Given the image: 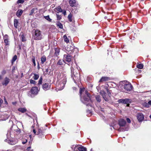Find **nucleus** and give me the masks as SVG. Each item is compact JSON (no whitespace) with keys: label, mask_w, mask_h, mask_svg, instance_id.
<instances>
[{"label":"nucleus","mask_w":151,"mask_h":151,"mask_svg":"<svg viewBox=\"0 0 151 151\" xmlns=\"http://www.w3.org/2000/svg\"><path fill=\"white\" fill-rule=\"evenodd\" d=\"M85 90V89L84 88L80 89L79 93L81 97V100L87 106H90L91 107L92 101L91 100L90 94L86 91L85 92V95L84 96H82V93Z\"/></svg>","instance_id":"nucleus-1"},{"label":"nucleus","mask_w":151,"mask_h":151,"mask_svg":"<svg viewBox=\"0 0 151 151\" xmlns=\"http://www.w3.org/2000/svg\"><path fill=\"white\" fill-rule=\"evenodd\" d=\"M126 123V121L123 119H121L119 120L118 124L120 127L118 129L119 131H124L126 130L123 127H124Z\"/></svg>","instance_id":"nucleus-2"},{"label":"nucleus","mask_w":151,"mask_h":151,"mask_svg":"<svg viewBox=\"0 0 151 151\" xmlns=\"http://www.w3.org/2000/svg\"><path fill=\"white\" fill-rule=\"evenodd\" d=\"M72 56L69 55H64L63 58L64 62L69 65L72 64Z\"/></svg>","instance_id":"nucleus-3"},{"label":"nucleus","mask_w":151,"mask_h":151,"mask_svg":"<svg viewBox=\"0 0 151 151\" xmlns=\"http://www.w3.org/2000/svg\"><path fill=\"white\" fill-rule=\"evenodd\" d=\"M33 37L34 39L36 40H40L42 38V36L41 33V32L38 29L35 30V34Z\"/></svg>","instance_id":"nucleus-4"},{"label":"nucleus","mask_w":151,"mask_h":151,"mask_svg":"<svg viewBox=\"0 0 151 151\" xmlns=\"http://www.w3.org/2000/svg\"><path fill=\"white\" fill-rule=\"evenodd\" d=\"M33 132L35 135H38L39 138H42L44 137L45 135L44 134V132L41 128H39L37 132H36L35 130L33 129Z\"/></svg>","instance_id":"nucleus-5"},{"label":"nucleus","mask_w":151,"mask_h":151,"mask_svg":"<svg viewBox=\"0 0 151 151\" xmlns=\"http://www.w3.org/2000/svg\"><path fill=\"white\" fill-rule=\"evenodd\" d=\"M66 81V78H64L62 80L60 83H58V86L59 87L60 90H62L64 88Z\"/></svg>","instance_id":"nucleus-6"},{"label":"nucleus","mask_w":151,"mask_h":151,"mask_svg":"<svg viewBox=\"0 0 151 151\" xmlns=\"http://www.w3.org/2000/svg\"><path fill=\"white\" fill-rule=\"evenodd\" d=\"M100 93L105 101H109L110 97V96L109 94L108 95L106 93L103 91H101Z\"/></svg>","instance_id":"nucleus-7"},{"label":"nucleus","mask_w":151,"mask_h":151,"mask_svg":"<svg viewBox=\"0 0 151 151\" xmlns=\"http://www.w3.org/2000/svg\"><path fill=\"white\" fill-rule=\"evenodd\" d=\"M32 94L30 95L31 97H32L33 95H36L37 94L38 92L39 91L37 87H34L32 88L30 90Z\"/></svg>","instance_id":"nucleus-8"},{"label":"nucleus","mask_w":151,"mask_h":151,"mask_svg":"<svg viewBox=\"0 0 151 151\" xmlns=\"http://www.w3.org/2000/svg\"><path fill=\"white\" fill-rule=\"evenodd\" d=\"M124 84V88L126 91H130L132 89V86L130 83H128Z\"/></svg>","instance_id":"nucleus-9"},{"label":"nucleus","mask_w":151,"mask_h":151,"mask_svg":"<svg viewBox=\"0 0 151 151\" xmlns=\"http://www.w3.org/2000/svg\"><path fill=\"white\" fill-rule=\"evenodd\" d=\"M131 99H122L118 100L119 102L125 104H127L129 103H131Z\"/></svg>","instance_id":"nucleus-10"},{"label":"nucleus","mask_w":151,"mask_h":151,"mask_svg":"<svg viewBox=\"0 0 151 151\" xmlns=\"http://www.w3.org/2000/svg\"><path fill=\"white\" fill-rule=\"evenodd\" d=\"M137 117L139 122H142L144 119V116L142 113L138 114Z\"/></svg>","instance_id":"nucleus-11"},{"label":"nucleus","mask_w":151,"mask_h":151,"mask_svg":"<svg viewBox=\"0 0 151 151\" xmlns=\"http://www.w3.org/2000/svg\"><path fill=\"white\" fill-rule=\"evenodd\" d=\"M10 81V79L9 78L6 77L2 82V84L6 86L9 83Z\"/></svg>","instance_id":"nucleus-12"},{"label":"nucleus","mask_w":151,"mask_h":151,"mask_svg":"<svg viewBox=\"0 0 151 151\" xmlns=\"http://www.w3.org/2000/svg\"><path fill=\"white\" fill-rule=\"evenodd\" d=\"M4 42L6 44V45H9V41H8V36L7 35H5L4 36Z\"/></svg>","instance_id":"nucleus-13"},{"label":"nucleus","mask_w":151,"mask_h":151,"mask_svg":"<svg viewBox=\"0 0 151 151\" xmlns=\"http://www.w3.org/2000/svg\"><path fill=\"white\" fill-rule=\"evenodd\" d=\"M50 88V85L48 83H45L43 84L42 85V88L45 90H49Z\"/></svg>","instance_id":"nucleus-14"},{"label":"nucleus","mask_w":151,"mask_h":151,"mask_svg":"<svg viewBox=\"0 0 151 151\" xmlns=\"http://www.w3.org/2000/svg\"><path fill=\"white\" fill-rule=\"evenodd\" d=\"M76 148H77V149H78V150L79 151H86V148L84 147L83 146H81L79 147H75V148L74 149V151H77V150H76Z\"/></svg>","instance_id":"nucleus-15"},{"label":"nucleus","mask_w":151,"mask_h":151,"mask_svg":"<svg viewBox=\"0 0 151 151\" xmlns=\"http://www.w3.org/2000/svg\"><path fill=\"white\" fill-rule=\"evenodd\" d=\"M69 3L70 5L72 7L75 6L76 4V0H70Z\"/></svg>","instance_id":"nucleus-16"},{"label":"nucleus","mask_w":151,"mask_h":151,"mask_svg":"<svg viewBox=\"0 0 151 151\" xmlns=\"http://www.w3.org/2000/svg\"><path fill=\"white\" fill-rule=\"evenodd\" d=\"M95 98L97 102L100 103L102 101V97L99 95H96Z\"/></svg>","instance_id":"nucleus-17"},{"label":"nucleus","mask_w":151,"mask_h":151,"mask_svg":"<svg viewBox=\"0 0 151 151\" xmlns=\"http://www.w3.org/2000/svg\"><path fill=\"white\" fill-rule=\"evenodd\" d=\"M55 52L54 55L56 56H57L59 55L60 52V49L58 47H56L54 49Z\"/></svg>","instance_id":"nucleus-18"},{"label":"nucleus","mask_w":151,"mask_h":151,"mask_svg":"<svg viewBox=\"0 0 151 151\" xmlns=\"http://www.w3.org/2000/svg\"><path fill=\"white\" fill-rule=\"evenodd\" d=\"M23 12V11L22 9H19L16 12V15L18 17H20Z\"/></svg>","instance_id":"nucleus-19"},{"label":"nucleus","mask_w":151,"mask_h":151,"mask_svg":"<svg viewBox=\"0 0 151 151\" xmlns=\"http://www.w3.org/2000/svg\"><path fill=\"white\" fill-rule=\"evenodd\" d=\"M109 78L108 77H104L101 78L99 81V82H101L104 81H106L108 80Z\"/></svg>","instance_id":"nucleus-20"},{"label":"nucleus","mask_w":151,"mask_h":151,"mask_svg":"<svg viewBox=\"0 0 151 151\" xmlns=\"http://www.w3.org/2000/svg\"><path fill=\"white\" fill-rule=\"evenodd\" d=\"M18 110L22 113H24L27 111L26 109L24 108H20L18 109Z\"/></svg>","instance_id":"nucleus-21"},{"label":"nucleus","mask_w":151,"mask_h":151,"mask_svg":"<svg viewBox=\"0 0 151 151\" xmlns=\"http://www.w3.org/2000/svg\"><path fill=\"white\" fill-rule=\"evenodd\" d=\"M18 20L17 19H15L14 20V26L16 28H17V26L18 25Z\"/></svg>","instance_id":"nucleus-22"},{"label":"nucleus","mask_w":151,"mask_h":151,"mask_svg":"<svg viewBox=\"0 0 151 151\" xmlns=\"http://www.w3.org/2000/svg\"><path fill=\"white\" fill-rule=\"evenodd\" d=\"M41 63L43 64L46 61V58L45 56H43L41 57Z\"/></svg>","instance_id":"nucleus-23"},{"label":"nucleus","mask_w":151,"mask_h":151,"mask_svg":"<svg viewBox=\"0 0 151 151\" xmlns=\"http://www.w3.org/2000/svg\"><path fill=\"white\" fill-rule=\"evenodd\" d=\"M56 25L59 28H60L61 29L63 28V25L60 22H58L57 23Z\"/></svg>","instance_id":"nucleus-24"},{"label":"nucleus","mask_w":151,"mask_h":151,"mask_svg":"<svg viewBox=\"0 0 151 151\" xmlns=\"http://www.w3.org/2000/svg\"><path fill=\"white\" fill-rule=\"evenodd\" d=\"M17 56L16 55H14V56L13 57L12 60V63L13 65L15 61V60H17Z\"/></svg>","instance_id":"nucleus-25"},{"label":"nucleus","mask_w":151,"mask_h":151,"mask_svg":"<svg viewBox=\"0 0 151 151\" xmlns=\"http://www.w3.org/2000/svg\"><path fill=\"white\" fill-rule=\"evenodd\" d=\"M60 76H61V75L60 74H58V75L57 76V78L58 79V80H57V83L58 84V83H60V81H62V80H61V81H59L61 79V78H60Z\"/></svg>","instance_id":"nucleus-26"},{"label":"nucleus","mask_w":151,"mask_h":151,"mask_svg":"<svg viewBox=\"0 0 151 151\" xmlns=\"http://www.w3.org/2000/svg\"><path fill=\"white\" fill-rule=\"evenodd\" d=\"M60 76H61V75L60 74H58V75L57 76V78L58 79V80H57V83L58 84V83H60V81H62V80H61V81H59L61 79V78H60Z\"/></svg>","instance_id":"nucleus-27"},{"label":"nucleus","mask_w":151,"mask_h":151,"mask_svg":"<svg viewBox=\"0 0 151 151\" xmlns=\"http://www.w3.org/2000/svg\"><path fill=\"white\" fill-rule=\"evenodd\" d=\"M37 9L36 8H33L31 10L30 12L29 13V15H32L34 13L35 11Z\"/></svg>","instance_id":"nucleus-28"},{"label":"nucleus","mask_w":151,"mask_h":151,"mask_svg":"<svg viewBox=\"0 0 151 151\" xmlns=\"http://www.w3.org/2000/svg\"><path fill=\"white\" fill-rule=\"evenodd\" d=\"M63 37L64 38V40L65 42L67 43L69 42V40L66 35H64Z\"/></svg>","instance_id":"nucleus-29"},{"label":"nucleus","mask_w":151,"mask_h":151,"mask_svg":"<svg viewBox=\"0 0 151 151\" xmlns=\"http://www.w3.org/2000/svg\"><path fill=\"white\" fill-rule=\"evenodd\" d=\"M72 14L70 13L68 16V19L69 21L70 22H71L72 21Z\"/></svg>","instance_id":"nucleus-30"},{"label":"nucleus","mask_w":151,"mask_h":151,"mask_svg":"<svg viewBox=\"0 0 151 151\" xmlns=\"http://www.w3.org/2000/svg\"><path fill=\"white\" fill-rule=\"evenodd\" d=\"M44 17L46 19L50 22H51L52 20L50 18L49 15L44 16Z\"/></svg>","instance_id":"nucleus-31"},{"label":"nucleus","mask_w":151,"mask_h":151,"mask_svg":"<svg viewBox=\"0 0 151 151\" xmlns=\"http://www.w3.org/2000/svg\"><path fill=\"white\" fill-rule=\"evenodd\" d=\"M39 75L35 74H34V76H33V79L35 80H37L39 78Z\"/></svg>","instance_id":"nucleus-32"},{"label":"nucleus","mask_w":151,"mask_h":151,"mask_svg":"<svg viewBox=\"0 0 151 151\" xmlns=\"http://www.w3.org/2000/svg\"><path fill=\"white\" fill-rule=\"evenodd\" d=\"M63 62H64L63 59V60H59L57 63V64L59 65H62L63 64Z\"/></svg>","instance_id":"nucleus-33"},{"label":"nucleus","mask_w":151,"mask_h":151,"mask_svg":"<svg viewBox=\"0 0 151 151\" xmlns=\"http://www.w3.org/2000/svg\"><path fill=\"white\" fill-rule=\"evenodd\" d=\"M137 67L139 69H141L143 68V65L142 64H140L137 65Z\"/></svg>","instance_id":"nucleus-34"},{"label":"nucleus","mask_w":151,"mask_h":151,"mask_svg":"<svg viewBox=\"0 0 151 151\" xmlns=\"http://www.w3.org/2000/svg\"><path fill=\"white\" fill-rule=\"evenodd\" d=\"M42 77H41L38 81V85H40L42 84Z\"/></svg>","instance_id":"nucleus-35"},{"label":"nucleus","mask_w":151,"mask_h":151,"mask_svg":"<svg viewBox=\"0 0 151 151\" xmlns=\"http://www.w3.org/2000/svg\"><path fill=\"white\" fill-rule=\"evenodd\" d=\"M56 9L59 12H63V10L61 9V7L60 6H58Z\"/></svg>","instance_id":"nucleus-36"},{"label":"nucleus","mask_w":151,"mask_h":151,"mask_svg":"<svg viewBox=\"0 0 151 151\" xmlns=\"http://www.w3.org/2000/svg\"><path fill=\"white\" fill-rule=\"evenodd\" d=\"M143 106L145 107L146 108H149L150 107V106L148 103L146 102H144L143 103Z\"/></svg>","instance_id":"nucleus-37"},{"label":"nucleus","mask_w":151,"mask_h":151,"mask_svg":"<svg viewBox=\"0 0 151 151\" xmlns=\"http://www.w3.org/2000/svg\"><path fill=\"white\" fill-rule=\"evenodd\" d=\"M73 67H72V66H71V73H72V74H73L71 75V76L72 77H73V74L74 75V76L75 77H76V76L75 75H74V72H73Z\"/></svg>","instance_id":"nucleus-38"},{"label":"nucleus","mask_w":151,"mask_h":151,"mask_svg":"<svg viewBox=\"0 0 151 151\" xmlns=\"http://www.w3.org/2000/svg\"><path fill=\"white\" fill-rule=\"evenodd\" d=\"M32 61L34 65V66H35L36 65V63H35V58L34 56L32 57Z\"/></svg>","instance_id":"nucleus-39"},{"label":"nucleus","mask_w":151,"mask_h":151,"mask_svg":"<svg viewBox=\"0 0 151 151\" xmlns=\"http://www.w3.org/2000/svg\"><path fill=\"white\" fill-rule=\"evenodd\" d=\"M24 2V1L23 0H18L17 1L18 4H22Z\"/></svg>","instance_id":"nucleus-40"},{"label":"nucleus","mask_w":151,"mask_h":151,"mask_svg":"<svg viewBox=\"0 0 151 151\" xmlns=\"http://www.w3.org/2000/svg\"><path fill=\"white\" fill-rule=\"evenodd\" d=\"M22 41L24 42L25 41V38L23 34L21 35Z\"/></svg>","instance_id":"nucleus-41"},{"label":"nucleus","mask_w":151,"mask_h":151,"mask_svg":"<svg viewBox=\"0 0 151 151\" xmlns=\"http://www.w3.org/2000/svg\"><path fill=\"white\" fill-rule=\"evenodd\" d=\"M30 83L33 84H35V83H36V82L35 81L32 79L30 80Z\"/></svg>","instance_id":"nucleus-42"},{"label":"nucleus","mask_w":151,"mask_h":151,"mask_svg":"<svg viewBox=\"0 0 151 151\" xmlns=\"http://www.w3.org/2000/svg\"><path fill=\"white\" fill-rule=\"evenodd\" d=\"M56 16L58 20H60L61 19L62 17L61 16L58 14H56Z\"/></svg>","instance_id":"nucleus-43"},{"label":"nucleus","mask_w":151,"mask_h":151,"mask_svg":"<svg viewBox=\"0 0 151 151\" xmlns=\"http://www.w3.org/2000/svg\"><path fill=\"white\" fill-rule=\"evenodd\" d=\"M17 68L15 66H13L12 67V72L13 73H14V72L15 70L16 69H17Z\"/></svg>","instance_id":"nucleus-44"},{"label":"nucleus","mask_w":151,"mask_h":151,"mask_svg":"<svg viewBox=\"0 0 151 151\" xmlns=\"http://www.w3.org/2000/svg\"><path fill=\"white\" fill-rule=\"evenodd\" d=\"M7 141L8 142L10 145H13L14 144V142L13 141H11L10 140H7Z\"/></svg>","instance_id":"nucleus-45"},{"label":"nucleus","mask_w":151,"mask_h":151,"mask_svg":"<svg viewBox=\"0 0 151 151\" xmlns=\"http://www.w3.org/2000/svg\"><path fill=\"white\" fill-rule=\"evenodd\" d=\"M31 147H29L27 149V151H33L32 150H31Z\"/></svg>","instance_id":"nucleus-46"},{"label":"nucleus","mask_w":151,"mask_h":151,"mask_svg":"<svg viewBox=\"0 0 151 151\" xmlns=\"http://www.w3.org/2000/svg\"><path fill=\"white\" fill-rule=\"evenodd\" d=\"M126 120L128 123H131V121L129 118H127L126 119Z\"/></svg>","instance_id":"nucleus-47"},{"label":"nucleus","mask_w":151,"mask_h":151,"mask_svg":"<svg viewBox=\"0 0 151 151\" xmlns=\"http://www.w3.org/2000/svg\"><path fill=\"white\" fill-rule=\"evenodd\" d=\"M6 73V71L5 70H3L2 72V74L3 75H4Z\"/></svg>","instance_id":"nucleus-48"},{"label":"nucleus","mask_w":151,"mask_h":151,"mask_svg":"<svg viewBox=\"0 0 151 151\" xmlns=\"http://www.w3.org/2000/svg\"><path fill=\"white\" fill-rule=\"evenodd\" d=\"M3 103V101L0 98V106H1V104Z\"/></svg>","instance_id":"nucleus-49"},{"label":"nucleus","mask_w":151,"mask_h":151,"mask_svg":"<svg viewBox=\"0 0 151 151\" xmlns=\"http://www.w3.org/2000/svg\"><path fill=\"white\" fill-rule=\"evenodd\" d=\"M63 14L65 16L66 14V12L65 11H64L63 12Z\"/></svg>","instance_id":"nucleus-50"},{"label":"nucleus","mask_w":151,"mask_h":151,"mask_svg":"<svg viewBox=\"0 0 151 151\" xmlns=\"http://www.w3.org/2000/svg\"><path fill=\"white\" fill-rule=\"evenodd\" d=\"M27 142V139H26L25 141H23L22 142V143L23 144H25Z\"/></svg>","instance_id":"nucleus-51"},{"label":"nucleus","mask_w":151,"mask_h":151,"mask_svg":"<svg viewBox=\"0 0 151 151\" xmlns=\"http://www.w3.org/2000/svg\"><path fill=\"white\" fill-rule=\"evenodd\" d=\"M4 101H5V103L6 104H7V101L6 100V98H4Z\"/></svg>","instance_id":"nucleus-52"},{"label":"nucleus","mask_w":151,"mask_h":151,"mask_svg":"<svg viewBox=\"0 0 151 151\" xmlns=\"http://www.w3.org/2000/svg\"><path fill=\"white\" fill-rule=\"evenodd\" d=\"M149 105H151V100L150 101H149L148 102V103H147Z\"/></svg>","instance_id":"nucleus-53"},{"label":"nucleus","mask_w":151,"mask_h":151,"mask_svg":"<svg viewBox=\"0 0 151 151\" xmlns=\"http://www.w3.org/2000/svg\"><path fill=\"white\" fill-rule=\"evenodd\" d=\"M49 71V70L48 69H47L46 70V72H47V73Z\"/></svg>","instance_id":"nucleus-54"},{"label":"nucleus","mask_w":151,"mask_h":151,"mask_svg":"<svg viewBox=\"0 0 151 151\" xmlns=\"http://www.w3.org/2000/svg\"><path fill=\"white\" fill-rule=\"evenodd\" d=\"M40 66H39V64H38V66H37V68H38V69H40Z\"/></svg>","instance_id":"nucleus-55"},{"label":"nucleus","mask_w":151,"mask_h":151,"mask_svg":"<svg viewBox=\"0 0 151 151\" xmlns=\"http://www.w3.org/2000/svg\"><path fill=\"white\" fill-rule=\"evenodd\" d=\"M32 140H30L29 142V144H31L32 143Z\"/></svg>","instance_id":"nucleus-56"},{"label":"nucleus","mask_w":151,"mask_h":151,"mask_svg":"<svg viewBox=\"0 0 151 151\" xmlns=\"http://www.w3.org/2000/svg\"><path fill=\"white\" fill-rule=\"evenodd\" d=\"M21 77H22L23 76V73H22L21 74Z\"/></svg>","instance_id":"nucleus-57"},{"label":"nucleus","mask_w":151,"mask_h":151,"mask_svg":"<svg viewBox=\"0 0 151 151\" xmlns=\"http://www.w3.org/2000/svg\"><path fill=\"white\" fill-rule=\"evenodd\" d=\"M2 77L1 75H0V80L2 79Z\"/></svg>","instance_id":"nucleus-58"},{"label":"nucleus","mask_w":151,"mask_h":151,"mask_svg":"<svg viewBox=\"0 0 151 151\" xmlns=\"http://www.w3.org/2000/svg\"><path fill=\"white\" fill-rule=\"evenodd\" d=\"M29 137H30V139H31V137H32V136H31V135H29Z\"/></svg>","instance_id":"nucleus-59"},{"label":"nucleus","mask_w":151,"mask_h":151,"mask_svg":"<svg viewBox=\"0 0 151 151\" xmlns=\"http://www.w3.org/2000/svg\"><path fill=\"white\" fill-rule=\"evenodd\" d=\"M17 132L19 131L20 129H17Z\"/></svg>","instance_id":"nucleus-60"},{"label":"nucleus","mask_w":151,"mask_h":151,"mask_svg":"<svg viewBox=\"0 0 151 151\" xmlns=\"http://www.w3.org/2000/svg\"><path fill=\"white\" fill-rule=\"evenodd\" d=\"M115 126H113V128H115Z\"/></svg>","instance_id":"nucleus-61"},{"label":"nucleus","mask_w":151,"mask_h":151,"mask_svg":"<svg viewBox=\"0 0 151 151\" xmlns=\"http://www.w3.org/2000/svg\"><path fill=\"white\" fill-rule=\"evenodd\" d=\"M141 1H144V0H141Z\"/></svg>","instance_id":"nucleus-62"},{"label":"nucleus","mask_w":151,"mask_h":151,"mask_svg":"<svg viewBox=\"0 0 151 151\" xmlns=\"http://www.w3.org/2000/svg\"><path fill=\"white\" fill-rule=\"evenodd\" d=\"M150 91L151 92V91Z\"/></svg>","instance_id":"nucleus-63"}]
</instances>
